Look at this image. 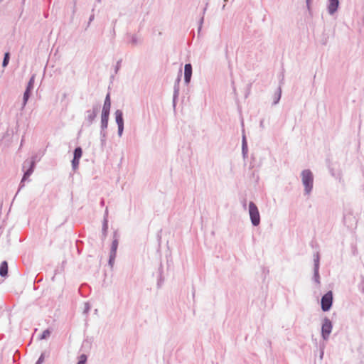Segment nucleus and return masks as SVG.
<instances>
[{"mask_svg": "<svg viewBox=\"0 0 364 364\" xmlns=\"http://www.w3.org/2000/svg\"><path fill=\"white\" fill-rule=\"evenodd\" d=\"M302 176V182L304 186H305V190L307 193H309L313 186V176L310 171L305 170L301 173Z\"/></svg>", "mask_w": 364, "mask_h": 364, "instance_id": "1", "label": "nucleus"}, {"mask_svg": "<svg viewBox=\"0 0 364 364\" xmlns=\"http://www.w3.org/2000/svg\"><path fill=\"white\" fill-rule=\"evenodd\" d=\"M249 213L252 223L255 226L258 225L260 222V216L259 210L253 202H250L249 204Z\"/></svg>", "mask_w": 364, "mask_h": 364, "instance_id": "2", "label": "nucleus"}, {"mask_svg": "<svg viewBox=\"0 0 364 364\" xmlns=\"http://www.w3.org/2000/svg\"><path fill=\"white\" fill-rule=\"evenodd\" d=\"M333 302V294L332 291H329L324 294L321 299V309L323 311H328L332 305Z\"/></svg>", "mask_w": 364, "mask_h": 364, "instance_id": "3", "label": "nucleus"}, {"mask_svg": "<svg viewBox=\"0 0 364 364\" xmlns=\"http://www.w3.org/2000/svg\"><path fill=\"white\" fill-rule=\"evenodd\" d=\"M332 330L331 322L328 319H325L322 325V336L324 339H326Z\"/></svg>", "mask_w": 364, "mask_h": 364, "instance_id": "4", "label": "nucleus"}, {"mask_svg": "<svg viewBox=\"0 0 364 364\" xmlns=\"http://www.w3.org/2000/svg\"><path fill=\"white\" fill-rule=\"evenodd\" d=\"M116 122L118 124V132L119 134L122 135L124 128V121L122 117V112L120 110H117L115 112Z\"/></svg>", "mask_w": 364, "mask_h": 364, "instance_id": "5", "label": "nucleus"}, {"mask_svg": "<svg viewBox=\"0 0 364 364\" xmlns=\"http://www.w3.org/2000/svg\"><path fill=\"white\" fill-rule=\"evenodd\" d=\"M192 75V66L191 64H186L184 68V79L186 83H189Z\"/></svg>", "mask_w": 364, "mask_h": 364, "instance_id": "6", "label": "nucleus"}, {"mask_svg": "<svg viewBox=\"0 0 364 364\" xmlns=\"http://www.w3.org/2000/svg\"><path fill=\"white\" fill-rule=\"evenodd\" d=\"M109 112L102 111V128L106 129L108 124V119H109Z\"/></svg>", "mask_w": 364, "mask_h": 364, "instance_id": "7", "label": "nucleus"}, {"mask_svg": "<svg viewBox=\"0 0 364 364\" xmlns=\"http://www.w3.org/2000/svg\"><path fill=\"white\" fill-rule=\"evenodd\" d=\"M338 0H330L328 5V11L331 14H333L338 9Z\"/></svg>", "mask_w": 364, "mask_h": 364, "instance_id": "8", "label": "nucleus"}, {"mask_svg": "<svg viewBox=\"0 0 364 364\" xmlns=\"http://www.w3.org/2000/svg\"><path fill=\"white\" fill-rule=\"evenodd\" d=\"M111 107V100L109 94H107L105 100L102 111L109 112Z\"/></svg>", "mask_w": 364, "mask_h": 364, "instance_id": "9", "label": "nucleus"}, {"mask_svg": "<svg viewBox=\"0 0 364 364\" xmlns=\"http://www.w3.org/2000/svg\"><path fill=\"white\" fill-rule=\"evenodd\" d=\"M8 273V264L6 262H3L0 266V275L5 277Z\"/></svg>", "mask_w": 364, "mask_h": 364, "instance_id": "10", "label": "nucleus"}, {"mask_svg": "<svg viewBox=\"0 0 364 364\" xmlns=\"http://www.w3.org/2000/svg\"><path fill=\"white\" fill-rule=\"evenodd\" d=\"M82 154V149L80 147L76 148L74 151V159H80Z\"/></svg>", "mask_w": 364, "mask_h": 364, "instance_id": "11", "label": "nucleus"}, {"mask_svg": "<svg viewBox=\"0 0 364 364\" xmlns=\"http://www.w3.org/2000/svg\"><path fill=\"white\" fill-rule=\"evenodd\" d=\"M9 60V53H6L5 55H4V60H3V63H2L3 67H6L8 65Z\"/></svg>", "mask_w": 364, "mask_h": 364, "instance_id": "12", "label": "nucleus"}, {"mask_svg": "<svg viewBox=\"0 0 364 364\" xmlns=\"http://www.w3.org/2000/svg\"><path fill=\"white\" fill-rule=\"evenodd\" d=\"M79 163H80V159H76L73 158V159L72 161V165H73V167L74 169L77 168Z\"/></svg>", "mask_w": 364, "mask_h": 364, "instance_id": "13", "label": "nucleus"}, {"mask_svg": "<svg viewBox=\"0 0 364 364\" xmlns=\"http://www.w3.org/2000/svg\"><path fill=\"white\" fill-rule=\"evenodd\" d=\"M87 360V357L85 355H81L80 357V360L77 364H85Z\"/></svg>", "mask_w": 364, "mask_h": 364, "instance_id": "14", "label": "nucleus"}, {"mask_svg": "<svg viewBox=\"0 0 364 364\" xmlns=\"http://www.w3.org/2000/svg\"><path fill=\"white\" fill-rule=\"evenodd\" d=\"M29 92H30V91H28V89H26V90L24 93V95H23L24 104H26V102H27V100L29 97Z\"/></svg>", "mask_w": 364, "mask_h": 364, "instance_id": "15", "label": "nucleus"}, {"mask_svg": "<svg viewBox=\"0 0 364 364\" xmlns=\"http://www.w3.org/2000/svg\"><path fill=\"white\" fill-rule=\"evenodd\" d=\"M33 79L31 78L28 84L27 89H28V91H30L33 88Z\"/></svg>", "mask_w": 364, "mask_h": 364, "instance_id": "16", "label": "nucleus"}, {"mask_svg": "<svg viewBox=\"0 0 364 364\" xmlns=\"http://www.w3.org/2000/svg\"><path fill=\"white\" fill-rule=\"evenodd\" d=\"M49 334H50V332H49L48 331H45L43 333L42 336H41V338H46L47 336H49Z\"/></svg>", "mask_w": 364, "mask_h": 364, "instance_id": "17", "label": "nucleus"}, {"mask_svg": "<svg viewBox=\"0 0 364 364\" xmlns=\"http://www.w3.org/2000/svg\"><path fill=\"white\" fill-rule=\"evenodd\" d=\"M117 247V242L116 241H114L112 243V251L115 252Z\"/></svg>", "mask_w": 364, "mask_h": 364, "instance_id": "18", "label": "nucleus"}, {"mask_svg": "<svg viewBox=\"0 0 364 364\" xmlns=\"http://www.w3.org/2000/svg\"><path fill=\"white\" fill-rule=\"evenodd\" d=\"M27 175H28V173H25V175L23 176V178H25Z\"/></svg>", "mask_w": 364, "mask_h": 364, "instance_id": "19", "label": "nucleus"}]
</instances>
